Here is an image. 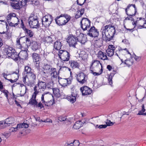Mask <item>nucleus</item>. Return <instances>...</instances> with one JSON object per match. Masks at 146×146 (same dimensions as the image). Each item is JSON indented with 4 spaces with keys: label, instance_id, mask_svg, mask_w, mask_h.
I'll return each instance as SVG.
<instances>
[{
    "label": "nucleus",
    "instance_id": "nucleus-1",
    "mask_svg": "<svg viewBox=\"0 0 146 146\" xmlns=\"http://www.w3.org/2000/svg\"><path fill=\"white\" fill-rule=\"evenodd\" d=\"M101 32L102 37L105 38L106 41H110L113 38L116 31L113 26L109 25L102 27Z\"/></svg>",
    "mask_w": 146,
    "mask_h": 146
},
{
    "label": "nucleus",
    "instance_id": "nucleus-2",
    "mask_svg": "<svg viewBox=\"0 0 146 146\" xmlns=\"http://www.w3.org/2000/svg\"><path fill=\"white\" fill-rule=\"evenodd\" d=\"M71 17L67 14H62L57 17L55 19L56 23L59 26L65 25L69 21Z\"/></svg>",
    "mask_w": 146,
    "mask_h": 146
},
{
    "label": "nucleus",
    "instance_id": "nucleus-3",
    "mask_svg": "<svg viewBox=\"0 0 146 146\" xmlns=\"http://www.w3.org/2000/svg\"><path fill=\"white\" fill-rule=\"evenodd\" d=\"M29 24L32 28L38 29L39 27V24L37 17L35 16H30L28 20Z\"/></svg>",
    "mask_w": 146,
    "mask_h": 146
},
{
    "label": "nucleus",
    "instance_id": "nucleus-4",
    "mask_svg": "<svg viewBox=\"0 0 146 146\" xmlns=\"http://www.w3.org/2000/svg\"><path fill=\"white\" fill-rule=\"evenodd\" d=\"M58 55L60 59L64 61H68L70 56L69 52L64 50H60Z\"/></svg>",
    "mask_w": 146,
    "mask_h": 146
},
{
    "label": "nucleus",
    "instance_id": "nucleus-5",
    "mask_svg": "<svg viewBox=\"0 0 146 146\" xmlns=\"http://www.w3.org/2000/svg\"><path fill=\"white\" fill-rule=\"evenodd\" d=\"M53 20V17L51 15H46L42 17V22L43 27H48L51 23Z\"/></svg>",
    "mask_w": 146,
    "mask_h": 146
},
{
    "label": "nucleus",
    "instance_id": "nucleus-6",
    "mask_svg": "<svg viewBox=\"0 0 146 146\" xmlns=\"http://www.w3.org/2000/svg\"><path fill=\"white\" fill-rule=\"evenodd\" d=\"M81 27L84 31L87 30L90 27L91 21L89 19L83 18L80 21Z\"/></svg>",
    "mask_w": 146,
    "mask_h": 146
},
{
    "label": "nucleus",
    "instance_id": "nucleus-7",
    "mask_svg": "<svg viewBox=\"0 0 146 146\" xmlns=\"http://www.w3.org/2000/svg\"><path fill=\"white\" fill-rule=\"evenodd\" d=\"M76 78L77 81L80 84H83L86 82L88 76L83 72H81L77 75Z\"/></svg>",
    "mask_w": 146,
    "mask_h": 146
},
{
    "label": "nucleus",
    "instance_id": "nucleus-8",
    "mask_svg": "<svg viewBox=\"0 0 146 146\" xmlns=\"http://www.w3.org/2000/svg\"><path fill=\"white\" fill-rule=\"evenodd\" d=\"M87 35L92 37H97L99 35V31L97 29L93 26L88 31Z\"/></svg>",
    "mask_w": 146,
    "mask_h": 146
},
{
    "label": "nucleus",
    "instance_id": "nucleus-9",
    "mask_svg": "<svg viewBox=\"0 0 146 146\" xmlns=\"http://www.w3.org/2000/svg\"><path fill=\"white\" fill-rule=\"evenodd\" d=\"M27 78L29 82L28 86H33L36 83V75L33 72L27 74Z\"/></svg>",
    "mask_w": 146,
    "mask_h": 146
},
{
    "label": "nucleus",
    "instance_id": "nucleus-10",
    "mask_svg": "<svg viewBox=\"0 0 146 146\" xmlns=\"http://www.w3.org/2000/svg\"><path fill=\"white\" fill-rule=\"evenodd\" d=\"M67 40L70 46H72L74 48L75 47V45L76 44L77 41H78L77 37H75L72 35L69 36Z\"/></svg>",
    "mask_w": 146,
    "mask_h": 146
},
{
    "label": "nucleus",
    "instance_id": "nucleus-11",
    "mask_svg": "<svg viewBox=\"0 0 146 146\" xmlns=\"http://www.w3.org/2000/svg\"><path fill=\"white\" fill-rule=\"evenodd\" d=\"M80 92L83 96H87L91 95L92 93V90L88 87L84 86L81 87L80 88Z\"/></svg>",
    "mask_w": 146,
    "mask_h": 146
},
{
    "label": "nucleus",
    "instance_id": "nucleus-12",
    "mask_svg": "<svg viewBox=\"0 0 146 146\" xmlns=\"http://www.w3.org/2000/svg\"><path fill=\"white\" fill-rule=\"evenodd\" d=\"M48 73H49L50 75L52 80V82L53 84L54 81L57 80L58 74L56 69L55 68H51Z\"/></svg>",
    "mask_w": 146,
    "mask_h": 146
},
{
    "label": "nucleus",
    "instance_id": "nucleus-13",
    "mask_svg": "<svg viewBox=\"0 0 146 146\" xmlns=\"http://www.w3.org/2000/svg\"><path fill=\"white\" fill-rule=\"evenodd\" d=\"M59 72L58 73V81L59 84L62 86H67V84H70V81H69L70 79L68 78H64L60 77L58 76Z\"/></svg>",
    "mask_w": 146,
    "mask_h": 146
},
{
    "label": "nucleus",
    "instance_id": "nucleus-14",
    "mask_svg": "<svg viewBox=\"0 0 146 146\" xmlns=\"http://www.w3.org/2000/svg\"><path fill=\"white\" fill-rule=\"evenodd\" d=\"M6 19L7 21H12L13 22L17 21L18 22L20 21L19 19L17 17L16 14L13 13H11L8 14L6 17Z\"/></svg>",
    "mask_w": 146,
    "mask_h": 146
},
{
    "label": "nucleus",
    "instance_id": "nucleus-15",
    "mask_svg": "<svg viewBox=\"0 0 146 146\" xmlns=\"http://www.w3.org/2000/svg\"><path fill=\"white\" fill-rule=\"evenodd\" d=\"M21 50L19 54V58L21 60H27L28 57V53L27 50Z\"/></svg>",
    "mask_w": 146,
    "mask_h": 146
},
{
    "label": "nucleus",
    "instance_id": "nucleus-16",
    "mask_svg": "<svg viewBox=\"0 0 146 146\" xmlns=\"http://www.w3.org/2000/svg\"><path fill=\"white\" fill-rule=\"evenodd\" d=\"M129 9H132L133 11H134L135 12V13L137 12V9L135 5V4L129 5L127 6L126 9L125 10L126 13L127 15L130 17L131 16V17L134 16L135 15L134 14H128L127 13V11H129Z\"/></svg>",
    "mask_w": 146,
    "mask_h": 146
},
{
    "label": "nucleus",
    "instance_id": "nucleus-17",
    "mask_svg": "<svg viewBox=\"0 0 146 146\" xmlns=\"http://www.w3.org/2000/svg\"><path fill=\"white\" fill-rule=\"evenodd\" d=\"M39 89L44 91L46 88V83L41 80H38L36 85Z\"/></svg>",
    "mask_w": 146,
    "mask_h": 146
},
{
    "label": "nucleus",
    "instance_id": "nucleus-18",
    "mask_svg": "<svg viewBox=\"0 0 146 146\" xmlns=\"http://www.w3.org/2000/svg\"><path fill=\"white\" fill-rule=\"evenodd\" d=\"M55 36L53 35L47 36L44 39V42L45 43L51 44L54 41Z\"/></svg>",
    "mask_w": 146,
    "mask_h": 146
},
{
    "label": "nucleus",
    "instance_id": "nucleus-19",
    "mask_svg": "<svg viewBox=\"0 0 146 146\" xmlns=\"http://www.w3.org/2000/svg\"><path fill=\"white\" fill-rule=\"evenodd\" d=\"M31 46V48L34 51L39 49L40 48L39 43L36 41L32 42Z\"/></svg>",
    "mask_w": 146,
    "mask_h": 146
},
{
    "label": "nucleus",
    "instance_id": "nucleus-20",
    "mask_svg": "<svg viewBox=\"0 0 146 146\" xmlns=\"http://www.w3.org/2000/svg\"><path fill=\"white\" fill-rule=\"evenodd\" d=\"M97 57L99 59L103 60H108L107 56L106 53L100 50L98 52Z\"/></svg>",
    "mask_w": 146,
    "mask_h": 146
},
{
    "label": "nucleus",
    "instance_id": "nucleus-21",
    "mask_svg": "<svg viewBox=\"0 0 146 146\" xmlns=\"http://www.w3.org/2000/svg\"><path fill=\"white\" fill-rule=\"evenodd\" d=\"M19 69H17L16 70V71L15 72H13L12 73L13 74H15V79L14 80L12 79H7V80L10 81L11 83H13L14 82H16L19 78Z\"/></svg>",
    "mask_w": 146,
    "mask_h": 146
},
{
    "label": "nucleus",
    "instance_id": "nucleus-22",
    "mask_svg": "<svg viewBox=\"0 0 146 146\" xmlns=\"http://www.w3.org/2000/svg\"><path fill=\"white\" fill-rule=\"evenodd\" d=\"M5 121V122H6V124L7 127L10 126L11 124L14 123L15 121L14 118L12 117H8L6 119Z\"/></svg>",
    "mask_w": 146,
    "mask_h": 146
},
{
    "label": "nucleus",
    "instance_id": "nucleus-23",
    "mask_svg": "<svg viewBox=\"0 0 146 146\" xmlns=\"http://www.w3.org/2000/svg\"><path fill=\"white\" fill-rule=\"evenodd\" d=\"M15 50L13 49L12 47L9 46H7L5 49V52L6 54H7L8 56H10V55L13 52H14Z\"/></svg>",
    "mask_w": 146,
    "mask_h": 146
},
{
    "label": "nucleus",
    "instance_id": "nucleus-24",
    "mask_svg": "<svg viewBox=\"0 0 146 146\" xmlns=\"http://www.w3.org/2000/svg\"><path fill=\"white\" fill-rule=\"evenodd\" d=\"M77 38L78 41L83 44L85 43L87 40V38L84 36L82 34H80L79 36H77Z\"/></svg>",
    "mask_w": 146,
    "mask_h": 146
},
{
    "label": "nucleus",
    "instance_id": "nucleus-25",
    "mask_svg": "<svg viewBox=\"0 0 146 146\" xmlns=\"http://www.w3.org/2000/svg\"><path fill=\"white\" fill-rule=\"evenodd\" d=\"M8 57L11 58L15 61H17L19 58V54H17V53L15 51V50Z\"/></svg>",
    "mask_w": 146,
    "mask_h": 146
},
{
    "label": "nucleus",
    "instance_id": "nucleus-26",
    "mask_svg": "<svg viewBox=\"0 0 146 146\" xmlns=\"http://www.w3.org/2000/svg\"><path fill=\"white\" fill-rule=\"evenodd\" d=\"M70 66L73 68H78L79 67V63L76 61L71 60L69 61Z\"/></svg>",
    "mask_w": 146,
    "mask_h": 146
},
{
    "label": "nucleus",
    "instance_id": "nucleus-27",
    "mask_svg": "<svg viewBox=\"0 0 146 146\" xmlns=\"http://www.w3.org/2000/svg\"><path fill=\"white\" fill-rule=\"evenodd\" d=\"M36 97L32 95L31 98L29 100V104L35 106L37 104V103H38L37 101L36 100Z\"/></svg>",
    "mask_w": 146,
    "mask_h": 146
},
{
    "label": "nucleus",
    "instance_id": "nucleus-28",
    "mask_svg": "<svg viewBox=\"0 0 146 146\" xmlns=\"http://www.w3.org/2000/svg\"><path fill=\"white\" fill-rule=\"evenodd\" d=\"M62 44L59 40H56L54 43V48L56 50H59L61 48Z\"/></svg>",
    "mask_w": 146,
    "mask_h": 146
},
{
    "label": "nucleus",
    "instance_id": "nucleus-29",
    "mask_svg": "<svg viewBox=\"0 0 146 146\" xmlns=\"http://www.w3.org/2000/svg\"><path fill=\"white\" fill-rule=\"evenodd\" d=\"M42 69L43 74H45L46 73H48L51 69L50 66L48 64H45L43 66Z\"/></svg>",
    "mask_w": 146,
    "mask_h": 146
},
{
    "label": "nucleus",
    "instance_id": "nucleus-30",
    "mask_svg": "<svg viewBox=\"0 0 146 146\" xmlns=\"http://www.w3.org/2000/svg\"><path fill=\"white\" fill-rule=\"evenodd\" d=\"M25 33L29 36L30 38L32 37L34 35L33 32L31 30H29L27 28L24 30Z\"/></svg>",
    "mask_w": 146,
    "mask_h": 146
},
{
    "label": "nucleus",
    "instance_id": "nucleus-31",
    "mask_svg": "<svg viewBox=\"0 0 146 146\" xmlns=\"http://www.w3.org/2000/svg\"><path fill=\"white\" fill-rule=\"evenodd\" d=\"M115 73L116 72L114 71L113 72L110 73V75L109 76L108 80L109 83L110 85L112 84V78Z\"/></svg>",
    "mask_w": 146,
    "mask_h": 146
},
{
    "label": "nucleus",
    "instance_id": "nucleus-32",
    "mask_svg": "<svg viewBox=\"0 0 146 146\" xmlns=\"http://www.w3.org/2000/svg\"><path fill=\"white\" fill-rule=\"evenodd\" d=\"M32 56L34 61L36 62H39L40 58L38 54L35 53H33Z\"/></svg>",
    "mask_w": 146,
    "mask_h": 146
},
{
    "label": "nucleus",
    "instance_id": "nucleus-33",
    "mask_svg": "<svg viewBox=\"0 0 146 146\" xmlns=\"http://www.w3.org/2000/svg\"><path fill=\"white\" fill-rule=\"evenodd\" d=\"M145 111V106L144 104L142 105V109L141 110L139 111H138V113L137 114V115H146V113H144Z\"/></svg>",
    "mask_w": 146,
    "mask_h": 146
},
{
    "label": "nucleus",
    "instance_id": "nucleus-34",
    "mask_svg": "<svg viewBox=\"0 0 146 146\" xmlns=\"http://www.w3.org/2000/svg\"><path fill=\"white\" fill-rule=\"evenodd\" d=\"M95 64L97 66H101V68H102V66L101 63L100 62V61L99 60H95L92 61V63L90 66V67H91V68H93L92 67V65L93 64Z\"/></svg>",
    "mask_w": 146,
    "mask_h": 146
},
{
    "label": "nucleus",
    "instance_id": "nucleus-35",
    "mask_svg": "<svg viewBox=\"0 0 146 146\" xmlns=\"http://www.w3.org/2000/svg\"><path fill=\"white\" fill-rule=\"evenodd\" d=\"M59 91L60 90L58 88H56L53 89V92L54 95L58 98L60 97L61 96Z\"/></svg>",
    "mask_w": 146,
    "mask_h": 146
},
{
    "label": "nucleus",
    "instance_id": "nucleus-36",
    "mask_svg": "<svg viewBox=\"0 0 146 146\" xmlns=\"http://www.w3.org/2000/svg\"><path fill=\"white\" fill-rule=\"evenodd\" d=\"M93 68H91V67H90V73L92 74L95 76H98L102 74L103 72L102 68H101L100 70V72H93Z\"/></svg>",
    "mask_w": 146,
    "mask_h": 146
},
{
    "label": "nucleus",
    "instance_id": "nucleus-37",
    "mask_svg": "<svg viewBox=\"0 0 146 146\" xmlns=\"http://www.w3.org/2000/svg\"><path fill=\"white\" fill-rule=\"evenodd\" d=\"M54 103V101L53 100H50L48 102H45L44 103V105L45 106L48 108L52 105Z\"/></svg>",
    "mask_w": 146,
    "mask_h": 146
},
{
    "label": "nucleus",
    "instance_id": "nucleus-38",
    "mask_svg": "<svg viewBox=\"0 0 146 146\" xmlns=\"http://www.w3.org/2000/svg\"><path fill=\"white\" fill-rule=\"evenodd\" d=\"M26 44L27 45V47L25 48L26 50H28V48L30 45H31V43L30 38L29 37H27L25 38Z\"/></svg>",
    "mask_w": 146,
    "mask_h": 146
},
{
    "label": "nucleus",
    "instance_id": "nucleus-39",
    "mask_svg": "<svg viewBox=\"0 0 146 146\" xmlns=\"http://www.w3.org/2000/svg\"><path fill=\"white\" fill-rule=\"evenodd\" d=\"M81 122V120H80L76 121L73 126V127L76 129H79L81 127V125L80 123Z\"/></svg>",
    "mask_w": 146,
    "mask_h": 146
},
{
    "label": "nucleus",
    "instance_id": "nucleus-40",
    "mask_svg": "<svg viewBox=\"0 0 146 146\" xmlns=\"http://www.w3.org/2000/svg\"><path fill=\"white\" fill-rule=\"evenodd\" d=\"M29 127V125L26 123H23L21 124H19L17 125V127L19 128H27Z\"/></svg>",
    "mask_w": 146,
    "mask_h": 146
},
{
    "label": "nucleus",
    "instance_id": "nucleus-41",
    "mask_svg": "<svg viewBox=\"0 0 146 146\" xmlns=\"http://www.w3.org/2000/svg\"><path fill=\"white\" fill-rule=\"evenodd\" d=\"M114 51L109 49H107L106 50V52L107 55L109 57H111L114 54Z\"/></svg>",
    "mask_w": 146,
    "mask_h": 146
},
{
    "label": "nucleus",
    "instance_id": "nucleus-42",
    "mask_svg": "<svg viewBox=\"0 0 146 146\" xmlns=\"http://www.w3.org/2000/svg\"><path fill=\"white\" fill-rule=\"evenodd\" d=\"M123 50L122 49H120L116 51L115 55L120 59V56L121 54H123Z\"/></svg>",
    "mask_w": 146,
    "mask_h": 146
},
{
    "label": "nucleus",
    "instance_id": "nucleus-43",
    "mask_svg": "<svg viewBox=\"0 0 146 146\" xmlns=\"http://www.w3.org/2000/svg\"><path fill=\"white\" fill-rule=\"evenodd\" d=\"M11 5L14 9H20V7L19 5V2H18L17 3H13L11 4Z\"/></svg>",
    "mask_w": 146,
    "mask_h": 146
},
{
    "label": "nucleus",
    "instance_id": "nucleus-44",
    "mask_svg": "<svg viewBox=\"0 0 146 146\" xmlns=\"http://www.w3.org/2000/svg\"><path fill=\"white\" fill-rule=\"evenodd\" d=\"M31 68L29 66H26L25 67V72H26V73L29 74L31 73H33L31 72Z\"/></svg>",
    "mask_w": 146,
    "mask_h": 146
},
{
    "label": "nucleus",
    "instance_id": "nucleus-45",
    "mask_svg": "<svg viewBox=\"0 0 146 146\" xmlns=\"http://www.w3.org/2000/svg\"><path fill=\"white\" fill-rule=\"evenodd\" d=\"M66 98L68 101L71 102L72 103H74L76 100L75 99V98H74V97H72V96L71 95L67 96L66 97Z\"/></svg>",
    "mask_w": 146,
    "mask_h": 146
},
{
    "label": "nucleus",
    "instance_id": "nucleus-46",
    "mask_svg": "<svg viewBox=\"0 0 146 146\" xmlns=\"http://www.w3.org/2000/svg\"><path fill=\"white\" fill-rule=\"evenodd\" d=\"M133 63V60H132L131 59L130 60H125L124 63L128 66H129L132 65Z\"/></svg>",
    "mask_w": 146,
    "mask_h": 146
},
{
    "label": "nucleus",
    "instance_id": "nucleus-47",
    "mask_svg": "<svg viewBox=\"0 0 146 146\" xmlns=\"http://www.w3.org/2000/svg\"><path fill=\"white\" fill-rule=\"evenodd\" d=\"M7 127L5 121H0V129H3Z\"/></svg>",
    "mask_w": 146,
    "mask_h": 146
},
{
    "label": "nucleus",
    "instance_id": "nucleus-48",
    "mask_svg": "<svg viewBox=\"0 0 146 146\" xmlns=\"http://www.w3.org/2000/svg\"><path fill=\"white\" fill-rule=\"evenodd\" d=\"M37 85H35L33 88V90L34 91L32 95L36 96L39 93V91L37 89Z\"/></svg>",
    "mask_w": 146,
    "mask_h": 146
},
{
    "label": "nucleus",
    "instance_id": "nucleus-49",
    "mask_svg": "<svg viewBox=\"0 0 146 146\" xmlns=\"http://www.w3.org/2000/svg\"><path fill=\"white\" fill-rule=\"evenodd\" d=\"M42 102H40L38 103H37V104L35 105V107L38 108H39L40 109H41L42 108L44 107L43 105L42 104Z\"/></svg>",
    "mask_w": 146,
    "mask_h": 146
},
{
    "label": "nucleus",
    "instance_id": "nucleus-50",
    "mask_svg": "<svg viewBox=\"0 0 146 146\" xmlns=\"http://www.w3.org/2000/svg\"><path fill=\"white\" fill-rule=\"evenodd\" d=\"M11 21H7L8 23L9 24V25L11 27H15L16 26H17L18 24H19V23L17 22V23H13Z\"/></svg>",
    "mask_w": 146,
    "mask_h": 146
},
{
    "label": "nucleus",
    "instance_id": "nucleus-51",
    "mask_svg": "<svg viewBox=\"0 0 146 146\" xmlns=\"http://www.w3.org/2000/svg\"><path fill=\"white\" fill-rule=\"evenodd\" d=\"M106 125H107V126H111L113 125L115 122H112L110 120H109L107 119V121L106 122Z\"/></svg>",
    "mask_w": 146,
    "mask_h": 146
},
{
    "label": "nucleus",
    "instance_id": "nucleus-52",
    "mask_svg": "<svg viewBox=\"0 0 146 146\" xmlns=\"http://www.w3.org/2000/svg\"><path fill=\"white\" fill-rule=\"evenodd\" d=\"M27 78V76H23V77L22 80L23 82L25 84L28 86V84L29 83V82L28 81V82H26V78Z\"/></svg>",
    "mask_w": 146,
    "mask_h": 146
},
{
    "label": "nucleus",
    "instance_id": "nucleus-53",
    "mask_svg": "<svg viewBox=\"0 0 146 146\" xmlns=\"http://www.w3.org/2000/svg\"><path fill=\"white\" fill-rule=\"evenodd\" d=\"M72 143L73 144V146H79L80 144V142L79 140H75Z\"/></svg>",
    "mask_w": 146,
    "mask_h": 146
},
{
    "label": "nucleus",
    "instance_id": "nucleus-54",
    "mask_svg": "<svg viewBox=\"0 0 146 146\" xmlns=\"http://www.w3.org/2000/svg\"><path fill=\"white\" fill-rule=\"evenodd\" d=\"M139 19V20H141V22H143V28H146V21L145 19L142 18H140Z\"/></svg>",
    "mask_w": 146,
    "mask_h": 146
},
{
    "label": "nucleus",
    "instance_id": "nucleus-55",
    "mask_svg": "<svg viewBox=\"0 0 146 146\" xmlns=\"http://www.w3.org/2000/svg\"><path fill=\"white\" fill-rule=\"evenodd\" d=\"M19 127H17V126L15 127H11L9 129V131L10 132H12L14 131H17Z\"/></svg>",
    "mask_w": 146,
    "mask_h": 146
},
{
    "label": "nucleus",
    "instance_id": "nucleus-56",
    "mask_svg": "<svg viewBox=\"0 0 146 146\" xmlns=\"http://www.w3.org/2000/svg\"><path fill=\"white\" fill-rule=\"evenodd\" d=\"M0 34L2 35V36L4 38H6L7 37L8 35L7 34V32L4 31H3V32H0Z\"/></svg>",
    "mask_w": 146,
    "mask_h": 146
},
{
    "label": "nucleus",
    "instance_id": "nucleus-57",
    "mask_svg": "<svg viewBox=\"0 0 146 146\" xmlns=\"http://www.w3.org/2000/svg\"><path fill=\"white\" fill-rule=\"evenodd\" d=\"M39 50L40 51L39 54L40 55H43L44 57H45L46 56V55L44 51L43 50H42L41 49H40V48Z\"/></svg>",
    "mask_w": 146,
    "mask_h": 146
},
{
    "label": "nucleus",
    "instance_id": "nucleus-58",
    "mask_svg": "<svg viewBox=\"0 0 146 146\" xmlns=\"http://www.w3.org/2000/svg\"><path fill=\"white\" fill-rule=\"evenodd\" d=\"M78 94L76 92H72L71 96H72V97H74L75 99L76 100V98Z\"/></svg>",
    "mask_w": 146,
    "mask_h": 146
},
{
    "label": "nucleus",
    "instance_id": "nucleus-59",
    "mask_svg": "<svg viewBox=\"0 0 146 146\" xmlns=\"http://www.w3.org/2000/svg\"><path fill=\"white\" fill-rule=\"evenodd\" d=\"M108 49H110L113 50V51H114L115 49V47L113 45H111L109 46L108 48Z\"/></svg>",
    "mask_w": 146,
    "mask_h": 146
},
{
    "label": "nucleus",
    "instance_id": "nucleus-60",
    "mask_svg": "<svg viewBox=\"0 0 146 146\" xmlns=\"http://www.w3.org/2000/svg\"><path fill=\"white\" fill-rule=\"evenodd\" d=\"M66 119V118L65 117L61 116L59 117L58 120L60 121H65Z\"/></svg>",
    "mask_w": 146,
    "mask_h": 146
},
{
    "label": "nucleus",
    "instance_id": "nucleus-61",
    "mask_svg": "<svg viewBox=\"0 0 146 146\" xmlns=\"http://www.w3.org/2000/svg\"><path fill=\"white\" fill-rule=\"evenodd\" d=\"M21 27L24 30L26 28V27L25 26L23 20L22 19L21 20Z\"/></svg>",
    "mask_w": 146,
    "mask_h": 146
},
{
    "label": "nucleus",
    "instance_id": "nucleus-62",
    "mask_svg": "<svg viewBox=\"0 0 146 146\" xmlns=\"http://www.w3.org/2000/svg\"><path fill=\"white\" fill-rule=\"evenodd\" d=\"M46 94V93H43L41 96V102H42V103H44V104L45 102L44 100V96Z\"/></svg>",
    "mask_w": 146,
    "mask_h": 146
},
{
    "label": "nucleus",
    "instance_id": "nucleus-63",
    "mask_svg": "<svg viewBox=\"0 0 146 146\" xmlns=\"http://www.w3.org/2000/svg\"><path fill=\"white\" fill-rule=\"evenodd\" d=\"M107 127V125H106V124L104 125H100L98 127L100 129L102 128H106Z\"/></svg>",
    "mask_w": 146,
    "mask_h": 146
},
{
    "label": "nucleus",
    "instance_id": "nucleus-64",
    "mask_svg": "<svg viewBox=\"0 0 146 146\" xmlns=\"http://www.w3.org/2000/svg\"><path fill=\"white\" fill-rule=\"evenodd\" d=\"M122 42L125 43L126 44H129L128 40L126 39H123L122 40Z\"/></svg>",
    "mask_w": 146,
    "mask_h": 146
}]
</instances>
